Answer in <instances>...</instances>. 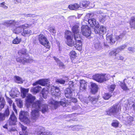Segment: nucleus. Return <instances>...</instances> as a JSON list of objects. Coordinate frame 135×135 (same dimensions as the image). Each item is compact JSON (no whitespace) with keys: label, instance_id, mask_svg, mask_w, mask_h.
I'll return each mask as SVG.
<instances>
[{"label":"nucleus","instance_id":"f257e3e1","mask_svg":"<svg viewBox=\"0 0 135 135\" xmlns=\"http://www.w3.org/2000/svg\"><path fill=\"white\" fill-rule=\"evenodd\" d=\"M19 56L21 57L18 58L16 59V61L17 62L25 64L26 63H31L33 62V60L30 58H26L25 57H27V54L26 53V50L25 49H22L20 50L18 52Z\"/></svg>","mask_w":135,"mask_h":135},{"label":"nucleus","instance_id":"f03ea898","mask_svg":"<svg viewBox=\"0 0 135 135\" xmlns=\"http://www.w3.org/2000/svg\"><path fill=\"white\" fill-rule=\"evenodd\" d=\"M42 103L40 100H37L33 103L32 105L33 108L35 109L32 110L31 112V118L35 121L37 119L39 115V110Z\"/></svg>","mask_w":135,"mask_h":135},{"label":"nucleus","instance_id":"7ed1b4c3","mask_svg":"<svg viewBox=\"0 0 135 135\" xmlns=\"http://www.w3.org/2000/svg\"><path fill=\"white\" fill-rule=\"evenodd\" d=\"M121 107L119 104L114 105L106 111L107 114L111 116L117 115L120 111Z\"/></svg>","mask_w":135,"mask_h":135},{"label":"nucleus","instance_id":"20e7f679","mask_svg":"<svg viewBox=\"0 0 135 135\" xmlns=\"http://www.w3.org/2000/svg\"><path fill=\"white\" fill-rule=\"evenodd\" d=\"M93 15V14L89 13L88 14L87 16H86L85 18V20H86L90 25V26L93 27L95 26L94 28H97L99 27V25L98 22L96 20L93 18H90L89 19H87L88 21L86 20V18H88V17H91Z\"/></svg>","mask_w":135,"mask_h":135},{"label":"nucleus","instance_id":"39448f33","mask_svg":"<svg viewBox=\"0 0 135 135\" xmlns=\"http://www.w3.org/2000/svg\"><path fill=\"white\" fill-rule=\"evenodd\" d=\"M19 118L21 121L27 125L30 123L28 113L26 112L21 111L20 113Z\"/></svg>","mask_w":135,"mask_h":135},{"label":"nucleus","instance_id":"423d86ee","mask_svg":"<svg viewBox=\"0 0 135 135\" xmlns=\"http://www.w3.org/2000/svg\"><path fill=\"white\" fill-rule=\"evenodd\" d=\"M38 39L40 44L47 48H50L49 42L44 35L40 34L38 36Z\"/></svg>","mask_w":135,"mask_h":135},{"label":"nucleus","instance_id":"0eeeda50","mask_svg":"<svg viewBox=\"0 0 135 135\" xmlns=\"http://www.w3.org/2000/svg\"><path fill=\"white\" fill-rule=\"evenodd\" d=\"M50 106L53 109H56L58 106L61 105L63 107L66 106V104L65 102L62 101L58 102L53 100H50L49 101Z\"/></svg>","mask_w":135,"mask_h":135},{"label":"nucleus","instance_id":"6e6552de","mask_svg":"<svg viewBox=\"0 0 135 135\" xmlns=\"http://www.w3.org/2000/svg\"><path fill=\"white\" fill-rule=\"evenodd\" d=\"M93 46L94 50L96 51H101L103 49V46L100 41L97 38L93 40Z\"/></svg>","mask_w":135,"mask_h":135},{"label":"nucleus","instance_id":"1a4fd4ad","mask_svg":"<svg viewBox=\"0 0 135 135\" xmlns=\"http://www.w3.org/2000/svg\"><path fill=\"white\" fill-rule=\"evenodd\" d=\"M38 84L47 87H49L50 86L49 80L47 79H40L33 83V85L35 86Z\"/></svg>","mask_w":135,"mask_h":135},{"label":"nucleus","instance_id":"9d476101","mask_svg":"<svg viewBox=\"0 0 135 135\" xmlns=\"http://www.w3.org/2000/svg\"><path fill=\"white\" fill-rule=\"evenodd\" d=\"M82 34L86 37H89L91 33V31L88 26L83 25L81 28Z\"/></svg>","mask_w":135,"mask_h":135},{"label":"nucleus","instance_id":"9b49d317","mask_svg":"<svg viewBox=\"0 0 135 135\" xmlns=\"http://www.w3.org/2000/svg\"><path fill=\"white\" fill-rule=\"evenodd\" d=\"M45 128L42 126H39L36 128L35 133L37 135H52V133L50 132H44Z\"/></svg>","mask_w":135,"mask_h":135},{"label":"nucleus","instance_id":"f8f14e48","mask_svg":"<svg viewBox=\"0 0 135 135\" xmlns=\"http://www.w3.org/2000/svg\"><path fill=\"white\" fill-rule=\"evenodd\" d=\"M51 93L52 95L55 98L56 97H58L61 94L59 88L54 86L51 87Z\"/></svg>","mask_w":135,"mask_h":135},{"label":"nucleus","instance_id":"ddd939ff","mask_svg":"<svg viewBox=\"0 0 135 135\" xmlns=\"http://www.w3.org/2000/svg\"><path fill=\"white\" fill-rule=\"evenodd\" d=\"M18 22H16L13 20H11L5 21L1 24L8 27L12 26H16L18 25Z\"/></svg>","mask_w":135,"mask_h":135},{"label":"nucleus","instance_id":"4468645a","mask_svg":"<svg viewBox=\"0 0 135 135\" xmlns=\"http://www.w3.org/2000/svg\"><path fill=\"white\" fill-rule=\"evenodd\" d=\"M99 27L97 28H94V31L96 34H98L99 35H103L106 32V29L105 27L103 26H101L100 28Z\"/></svg>","mask_w":135,"mask_h":135},{"label":"nucleus","instance_id":"2eb2a0df","mask_svg":"<svg viewBox=\"0 0 135 135\" xmlns=\"http://www.w3.org/2000/svg\"><path fill=\"white\" fill-rule=\"evenodd\" d=\"M74 89L73 88L71 89L69 88H67L64 90L65 96L67 98L71 99L74 94Z\"/></svg>","mask_w":135,"mask_h":135},{"label":"nucleus","instance_id":"dca6fc26","mask_svg":"<svg viewBox=\"0 0 135 135\" xmlns=\"http://www.w3.org/2000/svg\"><path fill=\"white\" fill-rule=\"evenodd\" d=\"M74 38L75 40V44L77 46L78 45V47H81L82 45L81 38L80 33L74 35Z\"/></svg>","mask_w":135,"mask_h":135},{"label":"nucleus","instance_id":"f3484780","mask_svg":"<svg viewBox=\"0 0 135 135\" xmlns=\"http://www.w3.org/2000/svg\"><path fill=\"white\" fill-rule=\"evenodd\" d=\"M28 27V24L22 25L19 27H18L15 29L12 30L13 33H18L21 32L25 28Z\"/></svg>","mask_w":135,"mask_h":135},{"label":"nucleus","instance_id":"a211bd4d","mask_svg":"<svg viewBox=\"0 0 135 135\" xmlns=\"http://www.w3.org/2000/svg\"><path fill=\"white\" fill-rule=\"evenodd\" d=\"M124 120L126 125H132L134 124V118L131 116L127 117Z\"/></svg>","mask_w":135,"mask_h":135},{"label":"nucleus","instance_id":"6ab92c4d","mask_svg":"<svg viewBox=\"0 0 135 135\" xmlns=\"http://www.w3.org/2000/svg\"><path fill=\"white\" fill-rule=\"evenodd\" d=\"M103 74H97L93 76V79L97 81L102 83L103 82Z\"/></svg>","mask_w":135,"mask_h":135},{"label":"nucleus","instance_id":"aec40b11","mask_svg":"<svg viewBox=\"0 0 135 135\" xmlns=\"http://www.w3.org/2000/svg\"><path fill=\"white\" fill-rule=\"evenodd\" d=\"M126 32H124L121 33L119 35L116 36L115 38L117 40L120 42L123 40L126 39Z\"/></svg>","mask_w":135,"mask_h":135},{"label":"nucleus","instance_id":"412c9836","mask_svg":"<svg viewBox=\"0 0 135 135\" xmlns=\"http://www.w3.org/2000/svg\"><path fill=\"white\" fill-rule=\"evenodd\" d=\"M90 84V88L91 91L93 93L95 94L98 91V86L95 83H91Z\"/></svg>","mask_w":135,"mask_h":135},{"label":"nucleus","instance_id":"4be33fe9","mask_svg":"<svg viewBox=\"0 0 135 135\" xmlns=\"http://www.w3.org/2000/svg\"><path fill=\"white\" fill-rule=\"evenodd\" d=\"M48 110V105L46 104H43L42 103L41 105L40 108L39 112L41 111L42 113H44L45 112H47Z\"/></svg>","mask_w":135,"mask_h":135},{"label":"nucleus","instance_id":"5701e85b","mask_svg":"<svg viewBox=\"0 0 135 135\" xmlns=\"http://www.w3.org/2000/svg\"><path fill=\"white\" fill-rule=\"evenodd\" d=\"M80 90H83L86 89L87 86V83L84 80H80Z\"/></svg>","mask_w":135,"mask_h":135},{"label":"nucleus","instance_id":"b1692460","mask_svg":"<svg viewBox=\"0 0 135 135\" xmlns=\"http://www.w3.org/2000/svg\"><path fill=\"white\" fill-rule=\"evenodd\" d=\"M107 42L111 45L114 44L115 42V40L113 38L112 35L107 36L106 37Z\"/></svg>","mask_w":135,"mask_h":135},{"label":"nucleus","instance_id":"393cba45","mask_svg":"<svg viewBox=\"0 0 135 135\" xmlns=\"http://www.w3.org/2000/svg\"><path fill=\"white\" fill-rule=\"evenodd\" d=\"M73 38L67 39L66 44L69 46L72 47L74 46L75 47H77V45L75 44V42L73 40Z\"/></svg>","mask_w":135,"mask_h":135},{"label":"nucleus","instance_id":"a878e982","mask_svg":"<svg viewBox=\"0 0 135 135\" xmlns=\"http://www.w3.org/2000/svg\"><path fill=\"white\" fill-rule=\"evenodd\" d=\"M35 97L31 94L28 95L27 97L26 101L27 103H32L35 100Z\"/></svg>","mask_w":135,"mask_h":135},{"label":"nucleus","instance_id":"bb28decb","mask_svg":"<svg viewBox=\"0 0 135 135\" xmlns=\"http://www.w3.org/2000/svg\"><path fill=\"white\" fill-rule=\"evenodd\" d=\"M130 27L131 28L135 29V18L134 17H131L129 21Z\"/></svg>","mask_w":135,"mask_h":135},{"label":"nucleus","instance_id":"cd10ccee","mask_svg":"<svg viewBox=\"0 0 135 135\" xmlns=\"http://www.w3.org/2000/svg\"><path fill=\"white\" fill-rule=\"evenodd\" d=\"M72 30L74 35L80 33L79 32V28L78 25H75L73 27Z\"/></svg>","mask_w":135,"mask_h":135},{"label":"nucleus","instance_id":"c85d7f7f","mask_svg":"<svg viewBox=\"0 0 135 135\" xmlns=\"http://www.w3.org/2000/svg\"><path fill=\"white\" fill-rule=\"evenodd\" d=\"M41 89V87L39 86H38L34 88H32L31 89V91L34 93L36 94Z\"/></svg>","mask_w":135,"mask_h":135},{"label":"nucleus","instance_id":"c756f323","mask_svg":"<svg viewBox=\"0 0 135 135\" xmlns=\"http://www.w3.org/2000/svg\"><path fill=\"white\" fill-rule=\"evenodd\" d=\"M79 7H80L79 5L77 3H75L73 5H70L69 6V8L71 10L77 9Z\"/></svg>","mask_w":135,"mask_h":135},{"label":"nucleus","instance_id":"7c9ffc66","mask_svg":"<svg viewBox=\"0 0 135 135\" xmlns=\"http://www.w3.org/2000/svg\"><path fill=\"white\" fill-rule=\"evenodd\" d=\"M6 104V102L4 98L0 100V111L4 108Z\"/></svg>","mask_w":135,"mask_h":135},{"label":"nucleus","instance_id":"2f4dec72","mask_svg":"<svg viewBox=\"0 0 135 135\" xmlns=\"http://www.w3.org/2000/svg\"><path fill=\"white\" fill-rule=\"evenodd\" d=\"M21 93L22 94L23 98H25L26 96L27 93L28 91V90L21 88Z\"/></svg>","mask_w":135,"mask_h":135},{"label":"nucleus","instance_id":"473e14b6","mask_svg":"<svg viewBox=\"0 0 135 135\" xmlns=\"http://www.w3.org/2000/svg\"><path fill=\"white\" fill-rule=\"evenodd\" d=\"M54 58L61 68H65V66L62 62H61L59 60L55 57H54Z\"/></svg>","mask_w":135,"mask_h":135},{"label":"nucleus","instance_id":"72a5a7b5","mask_svg":"<svg viewBox=\"0 0 135 135\" xmlns=\"http://www.w3.org/2000/svg\"><path fill=\"white\" fill-rule=\"evenodd\" d=\"M11 95L14 97H17L20 93L16 89H13L11 90Z\"/></svg>","mask_w":135,"mask_h":135},{"label":"nucleus","instance_id":"f704fd0d","mask_svg":"<svg viewBox=\"0 0 135 135\" xmlns=\"http://www.w3.org/2000/svg\"><path fill=\"white\" fill-rule=\"evenodd\" d=\"M23 32L22 33V35L24 36H26L28 35H30L32 33V32L31 31L29 30H23Z\"/></svg>","mask_w":135,"mask_h":135},{"label":"nucleus","instance_id":"c9c22d12","mask_svg":"<svg viewBox=\"0 0 135 135\" xmlns=\"http://www.w3.org/2000/svg\"><path fill=\"white\" fill-rule=\"evenodd\" d=\"M5 117H8L10 114V111L9 107L7 106L5 109V110L3 113H2Z\"/></svg>","mask_w":135,"mask_h":135},{"label":"nucleus","instance_id":"e433bc0d","mask_svg":"<svg viewBox=\"0 0 135 135\" xmlns=\"http://www.w3.org/2000/svg\"><path fill=\"white\" fill-rule=\"evenodd\" d=\"M99 20L101 22L103 23L107 19L109 18L108 16L106 15H103V16H100Z\"/></svg>","mask_w":135,"mask_h":135},{"label":"nucleus","instance_id":"4c0bfd02","mask_svg":"<svg viewBox=\"0 0 135 135\" xmlns=\"http://www.w3.org/2000/svg\"><path fill=\"white\" fill-rule=\"evenodd\" d=\"M89 98L90 99V101L93 104H95L98 100V98H96L94 97H90Z\"/></svg>","mask_w":135,"mask_h":135},{"label":"nucleus","instance_id":"58836bf2","mask_svg":"<svg viewBox=\"0 0 135 135\" xmlns=\"http://www.w3.org/2000/svg\"><path fill=\"white\" fill-rule=\"evenodd\" d=\"M126 80V79H124L123 82H120V84L121 87L124 90H127L128 89L125 83V81Z\"/></svg>","mask_w":135,"mask_h":135},{"label":"nucleus","instance_id":"ea45409f","mask_svg":"<svg viewBox=\"0 0 135 135\" xmlns=\"http://www.w3.org/2000/svg\"><path fill=\"white\" fill-rule=\"evenodd\" d=\"M116 86V85L114 84H113L109 86L108 88L109 92L112 93L115 88Z\"/></svg>","mask_w":135,"mask_h":135},{"label":"nucleus","instance_id":"a19ab883","mask_svg":"<svg viewBox=\"0 0 135 135\" xmlns=\"http://www.w3.org/2000/svg\"><path fill=\"white\" fill-rule=\"evenodd\" d=\"M15 82L17 83H22L23 81L22 79L19 76H15L14 77Z\"/></svg>","mask_w":135,"mask_h":135},{"label":"nucleus","instance_id":"79ce46f5","mask_svg":"<svg viewBox=\"0 0 135 135\" xmlns=\"http://www.w3.org/2000/svg\"><path fill=\"white\" fill-rule=\"evenodd\" d=\"M19 125L22 129V130L24 135H28L27 133L26 132V131H25L27 128L26 127L22 125L20 123H19Z\"/></svg>","mask_w":135,"mask_h":135},{"label":"nucleus","instance_id":"37998d69","mask_svg":"<svg viewBox=\"0 0 135 135\" xmlns=\"http://www.w3.org/2000/svg\"><path fill=\"white\" fill-rule=\"evenodd\" d=\"M66 35L67 39L73 38V35L71 32L67 31L66 33Z\"/></svg>","mask_w":135,"mask_h":135},{"label":"nucleus","instance_id":"c03bdc74","mask_svg":"<svg viewBox=\"0 0 135 135\" xmlns=\"http://www.w3.org/2000/svg\"><path fill=\"white\" fill-rule=\"evenodd\" d=\"M17 105L18 107L20 108H21L22 107L23 103L22 100L20 99H16Z\"/></svg>","mask_w":135,"mask_h":135},{"label":"nucleus","instance_id":"a18cd8bd","mask_svg":"<svg viewBox=\"0 0 135 135\" xmlns=\"http://www.w3.org/2000/svg\"><path fill=\"white\" fill-rule=\"evenodd\" d=\"M42 93L43 97L45 99H46L47 94L48 93V91L47 89L45 90L44 88H43L42 91Z\"/></svg>","mask_w":135,"mask_h":135},{"label":"nucleus","instance_id":"49530a36","mask_svg":"<svg viewBox=\"0 0 135 135\" xmlns=\"http://www.w3.org/2000/svg\"><path fill=\"white\" fill-rule=\"evenodd\" d=\"M103 82L108 80L110 78V75L108 74H103Z\"/></svg>","mask_w":135,"mask_h":135},{"label":"nucleus","instance_id":"de8ad7c7","mask_svg":"<svg viewBox=\"0 0 135 135\" xmlns=\"http://www.w3.org/2000/svg\"><path fill=\"white\" fill-rule=\"evenodd\" d=\"M127 47V45L124 44L118 47L116 49L118 51L119 53L121 51L123 50Z\"/></svg>","mask_w":135,"mask_h":135},{"label":"nucleus","instance_id":"09e8293b","mask_svg":"<svg viewBox=\"0 0 135 135\" xmlns=\"http://www.w3.org/2000/svg\"><path fill=\"white\" fill-rule=\"evenodd\" d=\"M112 93L109 92L108 93H105L103 96L104 99L105 100L108 99L112 96Z\"/></svg>","mask_w":135,"mask_h":135},{"label":"nucleus","instance_id":"8fccbe9b","mask_svg":"<svg viewBox=\"0 0 135 135\" xmlns=\"http://www.w3.org/2000/svg\"><path fill=\"white\" fill-rule=\"evenodd\" d=\"M118 53H119L118 51L117 50V49H116L112 51H111L109 53V55L111 56H115V57L117 54Z\"/></svg>","mask_w":135,"mask_h":135},{"label":"nucleus","instance_id":"3c124183","mask_svg":"<svg viewBox=\"0 0 135 135\" xmlns=\"http://www.w3.org/2000/svg\"><path fill=\"white\" fill-rule=\"evenodd\" d=\"M21 41V39L18 38L17 37L13 40L12 43L15 44H18L20 43Z\"/></svg>","mask_w":135,"mask_h":135},{"label":"nucleus","instance_id":"603ef678","mask_svg":"<svg viewBox=\"0 0 135 135\" xmlns=\"http://www.w3.org/2000/svg\"><path fill=\"white\" fill-rule=\"evenodd\" d=\"M88 3L86 1H84L82 2V3H80V7H86L88 6Z\"/></svg>","mask_w":135,"mask_h":135},{"label":"nucleus","instance_id":"864d4df0","mask_svg":"<svg viewBox=\"0 0 135 135\" xmlns=\"http://www.w3.org/2000/svg\"><path fill=\"white\" fill-rule=\"evenodd\" d=\"M9 119L14 121H17V118L14 113L13 112L12 114L10 115Z\"/></svg>","mask_w":135,"mask_h":135},{"label":"nucleus","instance_id":"5fc2aeb1","mask_svg":"<svg viewBox=\"0 0 135 135\" xmlns=\"http://www.w3.org/2000/svg\"><path fill=\"white\" fill-rule=\"evenodd\" d=\"M76 53L75 51H71L70 53V55L71 57L73 58H75L76 56Z\"/></svg>","mask_w":135,"mask_h":135},{"label":"nucleus","instance_id":"6e6d98bb","mask_svg":"<svg viewBox=\"0 0 135 135\" xmlns=\"http://www.w3.org/2000/svg\"><path fill=\"white\" fill-rule=\"evenodd\" d=\"M56 82L61 84H64L65 82V80L62 79H57L56 80Z\"/></svg>","mask_w":135,"mask_h":135},{"label":"nucleus","instance_id":"4d7b16f0","mask_svg":"<svg viewBox=\"0 0 135 135\" xmlns=\"http://www.w3.org/2000/svg\"><path fill=\"white\" fill-rule=\"evenodd\" d=\"M16 122L17 121H14L10 119H9V124L10 126L16 125Z\"/></svg>","mask_w":135,"mask_h":135},{"label":"nucleus","instance_id":"13d9d810","mask_svg":"<svg viewBox=\"0 0 135 135\" xmlns=\"http://www.w3.org/2000/svg\"><path fill=\"white\" fill-rule=\"evenodd\" d=\"M69 87L68 88H70L71 89L73 88L74 89V83L72 81H70L69 83Z\"/></svg>","mask_w":135,"mask_h":135},{"label":"nucleus","instance_id":"bf43d9fd","mask_svg":"<svg viewBox=\"0 0 135 135\" xmlns=\"http://www.w3.org/2000/svg\"><path fill=\"white\" fill-rule=\"evenodd\" d=\"M6 117L3 113H0V122L5 120Z\"/></svg>","mask_w":135,"mask_h":135},{"label":"nucleus","instance_id":"052dcab7","mask_svg":"<svg viewBox=\"0 0 135 135\" xmlns=\"http://www.w3.org/2000/svg\"><path fill=\"white\" fill-rule=\"evenodd\" d=\"M5 3L3 2L0 4V6L2 7L4 9H7L8 8V7L5 4Z\"/></svg>","mask_w":135,"mask_h":135},{"label":"nucleus","instance_id":"680f3d73","mask_svg":"<svg viewBox=\"0 0 135 135\" xmlns=\"http://www.w3.org/2000/svg\"><path fill=\"white\" fill-rule=\"evenodd\" d=\"M115 59L118 60H123L124 59V57L121 55L118 54V55H116V56L115 57Z\"/></svg>","mask_w":135,"mask_h":135},{"label":"nucleus","instance_id":"e2e57ef3","mask_svg":"<svg viewBox=\"0 0 135 135\" xmlns=\"http://www.w3.org/2000/svg\"><path fill=\"white\" fill-rule=\"evenodd\" d=\"M128 50L130 53L134 52H135V49L131 47H129L128 48Z\"/></svg>","mask_w":135,"mask_h":135},{"label":"nucleus","instance_id":"0e129e2a","mask_svg":"<svg viewBox=\"0 0 135 135\" xmlns=\"http://www.w3.org/2000/svg\"><path fill=\"white\" fill-rule=\"evenodd\" d=\"M119 124L118 122L117 121H116V122L112 123V125L114 127H118Z\"/></svg>","mask_w":135,"mask_h":135},{"label":"nucleus","instance_id":"69168bd1","mask_svg":"<svg viewBox=\"0 0 135 135\" xmlns=\"http://www.w3.org/2000/svg\"><path fill=\"white\" fill-rule=\"evenodd\" d=\"M50 32L52 33H55L56 32V30L52 27H50L49 28Z\"/></svg>","mask_w":135,"mask_h":135},{"label":"nucleus","instance_id":"338daca9","mask_svg":"<svg viewBox=\"0 0 135 135\" xmlns=\"http://www.w3.org/2000/svg\"><path fill=\"white\" fill-rule=\"evenodd\" d=\"M6 98L7 102L9 103V105L11 106L12 105V101L9 98L7 97H6Z\"/></svg>","mask_w":135,"mask_h":135},{"label":"nucleus","instance_id":"774afa93","mask_svg":"<svg viewBox=\"0 0 135 135\" xmlns=\"http://www.w3.org/2000/svg\"><path fill=\"white\" fill-rule=\"evenodd\" d=\"M81 126H74V127L76 131H78L79 129H81Z\"/></svg>","mask_w":135,"mask_h":135}]
</instances>
